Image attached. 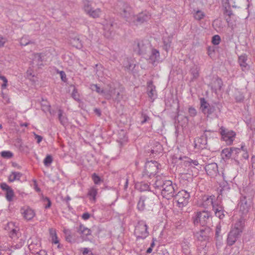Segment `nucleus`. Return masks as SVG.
I'll list each match as a JSON object with an SVG mask.
<instances>
[{
  "mask_svg": "<svg viewBox=\"0 0 255 255\" xmlns=\"http://www.w3.org/2000/svg\"><path fill=\"white\" fill-rule=\"evenodd\" d=\"M156 179L153 184L155 188L158 189L161 191V194L163 198L170 199L174 196L175 187L176 184L173 185L170 180H164L160 177L157 176Z\"/></svg>",
  "mask_w": 255,
  "mask_h": 255,
  "instance_id": "nucleus-1",
  "label": "nucleus"
},
{
  "mask_svg": "<svg viewBox=\"0 0 255 255\" xmlns=\"http://www.w3.org/2000/svg\"><path fill=\"white\" fill-rule=\"evenodd\" d=\"M212 234L209 227H205L195 233L194 236L198 242V251L200 255H206L207 254V244Z\"/></svg>",
  "mask_w": 255,
  "mask_h": 255,
  "instance_id": "nucleus-2",
  "label": "nucleus"
},
{
  "mask_svg": "<svg viewBox=\"0 0 255 255\" xmlns=\"http://www.w3.org/2000/svg\"><path fill=\"white\" fill-rule=\"evenodd\" d=\"M243 226L242 222L239 221L235 224L234 227L228 234L227 243L229 246L233 245L243 232Z\"/></svg>",
  "mask_w": 255,
  "mask_h": 255,
  "instance_id": "nucleus-3",
  "label": "nucleus"
},
{
  "mask_svg": "<svg viewBox=\"0 0 255 255\" xmlns=\"http://www.w3.org/2000/svg\"><path fill=\"white\" fill-rule=\"evenodd\" d=\"M194 225L200 224L201 226H206L211 219L210 212L206 211L197 212L192 218Z\"/></svg>",
  "mask_w": 255,
  "mask_h": 255,
  "instance_id": "nucleus-4",
  "label": "nucleus"
},
{
  "mask_svg": "<svg viewBox=\"0 0 255 255\" xmlns=\"http://www.w3.org/2000/svg\"><path fill=\"white\" fill-rule=\"evenodd\" d=\"M160 166V164L156 161H149L145 163L144 169L143 171V177H148L151 178L154 176L159 169V166Z\"/></svg>",
  "mask_w": 255,
  "mask_h": 255,
  "instance_id": "nucleus-5",
  "label": "nucleus"
},
{
  "mask_svg": "<svg viewBox=\"0 0 255 255\" xmlns=\"http://www.w3.org/2000/svg\"><path fill=\"white\" fill-rule=\"evenodd\" d=\"M200 105L202 112L208 115L214 113L217 110L220 112L222 107L219 104L210 105L204 98L200 99Z\"/></svg>",
  "mask_w": 255,
  "mask_h": 255,
  "instance_id": "nucleus-6",
  "label": "nucleus"
},
{
  "mask_svg": "<svg viewBox=\"0 0 255 255\" xmlns=\"http://www.w3.org/2000/svg\"><path fill=\"white\" fill-rule=\"evenodd\" d=\"M148 227L143 221H139L135 227V230L134 234L136 237V239H144L149 235V233L147 231Z\"/></svg>",
  "mask_w": 255,
  "mask_h": 255,
  "instance_id": "nucleus-7",
  "label": "nucleus"
},
{
  "mask_svg": "<svg viewBox=\"0 0 255 255\" xmlns=\"http://www.w3.org/2000/svg\"><path fill=\"white\" fill-rule=\"evenodd\" d=\"M190 194L185 190L179 191L173 197L177 202V206L179 208H182L187 205L190 198Z\"/></svg>",
  "mask_w": 255,
  "mask_h": 255,
  "instance_id": "nucleus-8",
  "label": "nucleus"
},
{
  "mask_svg": "<svg viewBox=\"0 0 255 255\" xmlns=\"http://www.w3.org/2000/svg\"><path fill=\"white\" fill-rule=\"evenodd\" d=\"M83 8L85 12L90 17L96 18L99 17L101 14V10L97 8L94 9L92 7L91 2L88 0H83Z\"/></svg>",
  "mask_w": 255,
  "mask_h": 255,
  "instance_id": "nucleus-9",
  "label": "nucleus"
},
{
  "mask_svg": "<svg viewBox=\"0 0 255 255\" xmlns=\"http://www.w3.org/2000/svg\"><path fill=\"white\" fill-rule=\"evenodd\" d=\"M154 196L152 194L143 195L140 197L137 208L139 211H143L146 206H150L153 204Z\"/></svg>",
  "mask_w": 255,
  "mask_h": 255,
  "instance_id": "nucleus-10",
  "label": "nucleus"
},
{
  "mask_svg": "<svg viewBox=\"0 0 255 255\" xmlns=\"http://www.w3.org/2000/svg\"><path fill=\"white\" fill-rule=\"evenodd\" d=\"M105 98L107 100L113 99L115 101L119 102L122 99L123 96L115 88L108 85V87L106 88Z\"/></svg>",
  "mask_w": 255,
  "mask_h": 255,
  "instance_id": "nucleus-11",
  "label": "nucleus"
},
{
  "mask_svg": "<svg viewBox=\"0 0 255 255\" xmlns=\"http://www.w3.org/2000/svg\"><path fill=\"white\" fill-rule=\"evenodd\" d=\"M150 18V14L146 11L139 13L137 15H133L132 17L131 23L137 25L147 21Z\"/></svg>",
  "mask_w": 255,
  "mask_h": 255,
  "instance_id": "nucleus-12",
  "label": "nucleus"
},
{
  "mask_svg": "<svg viewBox=\"0 0 255 255\" xmlns=\"http://www.w3.org/2000/svg\"><path fill=\"white\" fill-rule=\"evenodd\" d=\"M148 44H145L142 41L136 40L133 44V49L134 52L138 55L145 54L147 49L150 48Z\"/></svg>",
  "mask_w": 255,
  "mask_h": 255,
  "instance_id": "nucleus-13",
  "label": "nucleus"
},
{
  "mask_svg": "<svg viewBox=\"0 0 255 255\" xmlns=\"http://www.w3.org/2000/svg\"><path fill=\"white\" fill-rule=\"evenodd\" d=\"M220 129L222 138L226 143L228 144L232 143L236 135L235 132L233 130H228L223 127Z\"/></svg>",
  "mask_w": 255,
  "mask_h": 255,
  "instance_id": "nucleus-14",
  "label": "nucleus"
},
{
  "mask_svg": "<svg viewBox=\"0 0 255 255\" xmlns=\"http://www.w3.org/2000/svg\"><path fill=\"white\" fill-rule=\"evenodd\" d=\"M103 25L105 36L110 37L114 31L116 24L112 19H109L104 21Z\"/></svg>",
  "mask_w": 255,
  "mask_h": 255,
  "instance_id": "nucleus-15",
  "label": "nucleus"
},
{
  "mask_svg": "<svg viewBox=\"0 0 255 255\" xmlns=\"http://www.w3.org/2000/svg\"><path fill=\"white\" fill-rule=\"evenodd\" d=\"M149 49H150V52L148 60L153 65H156L160 61L159 52L158 50L153 48L150 47Z\"/></svg>",
  "mask_w": 255,
  "mask_h": 255,
  "instance_id": "nucleus-16",
  "label": "nucleus"
},
{
  "mask_svg": "<svg viewBox=\"0 0 255 255\" xmlns=\"http://www.w3.org/2000/svg\"><path fill=\"white\" fill-rule=\"evenodd\" d=\"M209 132H204L200 137L196 138L195 140V148L198 149H204L206 148L207 144L208 135Z\"/></svg>",
  "mask_w": 255,
  "mask_h": 255,
  "instance_id": "nucleus-17",
  "label": "nucleus"
},
{
  "mask_svg": "<svg viewBox=\"0 0 255 255\" xmlns=\"http://www.w3.org/2000/svg\"><path fill=\"white\" fill-rule=\"evenodd\" d=\"M146 93L149 98L153 102L157 96L155 86L153 84L152 81H149L147 83Z\"/></svg>",
  "mask_w": 255,
  "mask_h": 255,
  "instance_id": "nucleus-18",
  "label": "nucleus"
},
{
  "mask_svg": "<svg viewBox=\"0 0 255 255\" xmlns=\"http://www.w3.org/2000/svg\"><path fill=\"white\" fill-rule=\"evenodd\" d=\"M207 174L211 177H214L218 174V167L215 162L208 164L205 167Z\"/></svg>",
  "mask_w": 255,
  "mask_h": 255,
  "instance_id": "nucleus-19",
  "label": "nucleus"
},
{
  "mask_svg": "<svg viewBox=\"0 0 255 255\" xmlns=\"http://www.w3.org/2000/svg\"><path fill=\"white\" fill-rule=\"evenodd\" d=\"M240 151L239 148H227L224 149L221 153L223 159H228L230 158L234 154H237Z\"/></svg>",
  "mask_w": 255,
  "mask_h": 255,
  "instance_id": "nucleus-20",
  "label": "nucleus"
},
{
  "mask_svg": "<svg viewBox=\"0 0 255 255\" xmlns=\"http://www.w3.org/2000/svg\"><path fill=\"white\" fill-rule=\"evenodd\" d=\"M122 11L121 14L124 16L127 21L130 23L132 17L133 15L132 9L127 3H123Z\"/></svg>",
  "mask_w": 255,
  "mask_h": 255,
  "instance_id": "nucleus-21",
  "label": "nucleus"
},
{
  "mask_svg": "<svg viewBox=\"0 0 255 255\" xmlns=\"http://www.w3.org/2000/svg\"><path fill=\"white\" fill-rule=\"evenodd\" d=\"M0 186L2 190L6 192L5 198L6 200L9 202L12 201L14 195L12 189L5 183H1Z\"/></svg>",
  "mask_w": 255,
  "mask_h": 255,
  "instance_id": "nucleus-22",
  "label": "nucleus"
},
{
  "mask_svg": "<svg viewBox=\"0 0 255 255\" xmlns=\"http://www.w3.org/2000/svg\"><path fill=\"white\" fill-rule=\"evenodd\" d=\"M240 211L243 214H247L250 207V204L248 203L246 197H242L240 199V201L238 204Z\"/></svg>",
  "mask_w": 255,
  "mask_h": 255,
  "instance_id": "nucleus-23",
  "label": "nucleus"
},
{
  "mask_svg": "<svg viewBox=\"0 0 255 255\" xmlns=\"http://www.w3.org/2000/svg\"><path fill=\"white\" fill-rule=\"evenodd\" d=\"M20 212L23 215L24 218L27 220H31L35 216L34 210L29 207H23L21 208Z\"/></svg>",
  "mask_w": 255,
  "mask_h": 255,
  "instance_id": "nucleus-24",
  "label": "nucleus"
},
{
  "mask_svg": "<svg viewBox=\"0 0 255 255\" xmlns=\"http://www.w3.org/2000/svg\"><path fill=\"white\" fill-rule=\"evenodd\" d=\"M247 56L246 54L240 56L238 58V62L242 70L244 72H247L250 69V66L247 63Z\"/></svg>",
  "mask_w": 255,
  "mask_h": 255,
  "instance_id": "nucleus-25",
  "label": "nucleus"
},
{
  "mask_svg": "<svg viewBox=\"0 0 255 255\" xmlns=\"http://www.w3.org/2000/svg\"><path fill=\"white\" fill-rule=\"evenodd\" d=\"M213 210L214 211L215 216L219 218L220 220L223 219L225 217V211L222 206L213 205Z\"/></svg>",
  "mask_w": 255,
  "mask_h": 255,
  "instance_id": "nucleus-26",
  "label": "nucleus"
},
{
  "mask_svg": "<svg viewBox=\"0 0 255 255\" xmlns=\"http://www.w3.org/2000/svg\"><path fill=\"white\" fill-rule=\"evenodd\" d=\"M58 118L60 123V124L66 127L68 125V120L63 110L61 109H58Z\"/></svg>",
  "mask_w": 255,
  "mask_h": 255,
  "instance_id": "nucleus-27",
  "label": "nucleus"
},
{
  "mask_svg": "<svg viewBox=\"0 0 255 255\" xmlns=\"http://www.w3.org/2000/svg\"><path fill=\"white\" fill-rule=\"evenodd\" d=\"M215 199L214 196H205L203 198V202H202V205L203 206L207 208L209 206H212L213 208V205H215L214 204L213 200Z\"/></svg>",
  "mask_w": 255,
  "mask_h": 255,
  "instance_id": "nucleus-28",
  "label": "nucleus"
},
{
  "mask_svg": "<svg viewBox=\"0 0 255 255\" xmlns=\"http://www.w3.org/2000/svg\"><path fill=\"white\" fill-rule=\"evenodd\" d=\"M77 232L81 235L83 238L87 237L91 234V230L83 225H80Z\"/></svg>",
  "mask_w": 255,
  "mask_h": 255,
  "instance_id": "nucleus-29",
  "label": "nucleus"
},
{
  "mask_svg": "<svg viewBox=\"0 0 255 255\" xmlns=\"http://www.w3.org/2000/svg\"><path fill=\"white\" fill-rule=\"evenodd\" d=\"M172 37L168 36L167 37H164L163 40V49L166 52H168L171 47L172 43Z\"/></svg>",
  "mask_w": 255,
  "mask_h": 255,
  "instance_id": "nucleus-30",
  "label": "nucleus"
},
{
  "mask_svg": "<svg viewBox=\"0 0 255 255\" xmlns=\"http://www.w3.org/2000/svg\"><path fill=\"white\" fill-rule=\"evenodd\" d=\"M90 88L92 91H95L98 94L103 96L105 98L106 88L102 89L97 84H91Z\"/></svg>",
  "mask_w": 255,
  "mask_h": 255,
  "instance_id": "nucleus-31",
  "label": "nucleus"
},
{
  "mask_svg": "<svg viewBox=\"0 0 255 255\" xmlns=\"http://www.w3.org/2000/svg\"><path fill=\"white\" fill-rule=\"evenodd\" d=\"M153 146L151 148L150 151L152 153H160L162 150V145L158 141H153Z\"/></svg>",
  "mask_w": 255,
  "mask_h": 255,
  "instance_id": "nucleus-32",
  "label": "nucleus"
},
{
  "mask_svg": "<svg viewBox=\"0 0 255 255\" xmlns=\"http://www.w3.org/2000/svg\"><path fill=\"white\" fill-rule=\"evenodd\" d=\"M22 174L20 172L13 171L8 177L9 181L12 182L15 180H19Z\"/></svg>",
  "mask_w": 255,
  "mask_h": 255,
  "instance_id": "nucleus-33",
  "label": "nucleus"
},
{
  "mask_svg": "<svg viewBox=\"0 0 255 255\" xmlns=\"http://www.w3.org/2000/svg\"><path fill=\"white\" fill-rule=\"evenodd\" d=\"M98 193V189L95 186L91 187L88 191V196L90 197V199L93 201H96V196Z\"/></svg>",
  "mask_w": 255,
  "mask_h": 255,
  "instance_id": "nucleus-34",
  "label": "nucleus"
},
{
  "mask_svg": "<svg viewBox=\"0 0 255 255\" xmlns=\"http://www.w3.org/2000/svg\"><path fill=\"white\" fill-rule=\"evenodd\" d=\"M124 65L126 70L128 71H133V69L135 68L136 64L133 63V62H132L131 60L127 59V62L125 63H124Z\"/></svg>",
  "mask_w": 255,
  "mask_h": 255,
  "instance_id": "nucleus-35",
  "label": "nucleus"
},
{
  "mask_svg": "<svg viewBox=\"0 0 255 255\" xmlns=\"http://www.w3.org/2000/svg\"><path fill=\"white\" fill-rule=\"evenodd\" d=\"M199 68L196 66H195L191 68L190 73L193 76L192 80L194 79H196L198 78L199 76Z\"/></svg>",
  "mask_w": 255,
  "mask_h": 255,
  "instance_id": "nucleus-36",
  "label": "nucleus"
},
{
  "mask_svg": "<svg viewBox=\"0 0 255 255\" xmlns=\"http://www.w3.org/2000/svg\"><path fill=\"white\" fill-rule=\"evenodd\" d=\"M182 248L184 254L186 255L190 254L189 243L187 240H184L182 243Z\"/></svg>",
  "mask_w": 255,
  "mask_h": 255,
  "instance_id": "nucleus-37",
  "label": "nucleus"
},
{
  "mask_svg": "<svg viewBox=\"0 0 255 255\" xmlns=\"http://www.w3.org/2000/svg\"><path fill=\"white\" fill-rule=\"evenodd\" d=\"M136 188L140 191H144L148 190L149 186L148 183L141 182L136 185Z\"/></svg>",
  "mask_w": 255,
  "mask_h": 255,
  "instance_id": "nucleus-38",
  "label": "nucleus"
},
{
  "mask_svg": "<svg viewBox=\"0 0 255 255\" xmlns=\"http://www.w3.org/2000/svg\"><path fill=\"white\" fill-rule=\"evenodd\" d=\"M50 235L51 237L52 242L53 244H57L59 243V241L58 240V238L56 233V231L55 230L52 229H49Z\"/></svg>",
  "mask_w": 255,
  "mask_h": 255,
  "instance_id": "nucleus-39",
  "label": "nucleus"
},
{
  "mask_svg": "<svg viewBox=\"0 0 255 255\" xmlns=\"http://www.w3.org/2000/svg\"><path fill=\"white\" fill-rule=\"evenodd\" d=\"M31 43H34V42L29 39L28 36H24L20 40V44L22 46H26Z\"/></svg>",
  "mask_w": 255,
  "mask_h": 255,
  "instance_id": "nucleus-40",
  "label": "nucleus"
},
{
  "mask_svg": "<svg viewBox=\"0 0 255 255\" xmlns=\"http://www.w3.org/2000/svg\"><path fill=\"white\" fill-rule=\"evenodd\" d=\"M50 107L51 106L47 101L42 100V103H41V109L44 112L46 113L48 111H49Z\"/></svg>",
  "mask_w": 255,
  "mask_h": 255,
  "instance_id": "nucleus-41",
  "label": "nucleus"
},
{
  "mask_svg": "<svg viewBox=\"0 0 255 255\" xmlns=\"http://www.w3.org/2000/svg\"><path fill=\"white\" fill-rule=\"evenodd\" d=\"M221 231V227L220 224L218 225L216 228L215 239L216 241H220L222 240V237L220 235Z\"/></svg>",
  "mask_w": 255,
  "mask_h": 255,
  "instance_id": "nucleus-42",
  "label": "nucleus"
},
{
  "mask_svg": "<svg viewBox=\"0 0 255 255\" xmlns=\"http://www.w3.org/2000/svg\"><path fill=\"white\" fill-rule=\"evenodd\" d=\"M71 43L74 46H75L77 48H80L82 47L81 41L79 38L75 37L73 38L71 41Z\"/></svg>",
  "mask_w": 255,
  "mask_h": 255,
  "instance_id": "nucleus-43",
  "label": "nucleus"
},
{
  "mask_svg": "<svg viewBox=\"0 0 255 255\" xmlns=\"http://www.w3.org/2000/svg\"><path fill=\"white\" fill-rule=\"evenodd\" d=\"M92 178L94 183L96 185H99L103 181L100 176H99L96 173H94L92 175Z\"/></svg>",
  "mask_w": 255,
  "mask_h": 255,
  "instance_id": "nucleus-44",
  "label": "nucleus"
},
{
  "mask_svg": "<svg viewBox=\"0 0 255 255\" xmlns=\"http://www.w3.org/2000/svg\"><path fill=\"white\" fill-rule=\"evenodd\" d=\"M0 155L4 158L10 159L13 156V154L10 151H2L0 152Z\"/></svg>",
  "mask_w": 255,
  "mask_h": 255,
  "instance_id": "nucleus-45",
  "label": "nucleus"
},
{
  "mask_svg": "<svg viewBox=\"0 0 255 255\" xmlns=\"http://www.w3.org/2000/svg\"><path fill=\"white\" fill-rule=\"evenodd\" d=\"M224 14L225 15H228L229 18L226 19V21L228 23L230 22L231 17L233 15V13L232 10L230 8H227V7H225V9L224 10Z\"/></svg>",
  "mask_w": 255,
  "mask_h": 255,
  "instance_id": "nucleus-46",
  "label": "nucleus"
},
{
  "mask_svg": "<svg viewBox=\"0 0 255 255\" xmlns=\"http://www.w3.org/2000/svg\"><path fill=\"white\" fill-rule=\"evenodd\" d=\"M205 13L200 10H198L194 14V17L196 19L200 20L203 19L205 16Z\"/></svg>",
  "mask_w": 255,
  "mask_h": 255,
  "instance_id": "nucleus-47",
  "label": "nucleus"
},
{
  "mask_svg": "<svg viewBox=\"0 0 255 255\" xmlns=\"http://www.w3.org/2000/svg\"><path fill=\"white\" fill-rule=\"evenodd\" d=\"M53 161L51 155H47L43 160V163L46 166H49Z\"/></svg>",
  "mask_w": 255,
  "mask_h": 255,
  "instance_id": "nucleus-48",
  "label": "nucleus"
},
{
  "mask_svg": "<svg viewBox=\"0 0 255 255\" xmlns=\"http://www.w3.org/2000/svg\"><path fill=\"white\" fill-rule=\"evenodd\" d=\"M221 42L220 36L218 35H215L212 37V42L214 45H218Z\"/></svg>",
  "mask_w": 255,
  "mask_h": 255,
  "instance_id": "nucleus-49",
  "label": "nucleus"
},
{
  "mask_svg": "<svg viewBox=\"0 0 255 255\" xmlns=\"http://www.w3.org/2000/svg\"><path fill=\"white\" fill-rule=\"evenodd\" d=\"M235 99L237 102H242L244 99V96L243 94L240 92H238L235 94Z\"/></svg>",
  "mask_w": 255,
  "mask_h": 255,
  "instance_id": "nucleus-50",
  "label": "nucleus"
},
{
  "mask_svg": "<svg viewBox=\"0 0 255 255\" xmlns=\"http://www.w3.org/2000/svg\"><path fill=\"white\" fill-rule=\"evenodd\" d=\"M72 97L73 99H74L76 101L79 100V95L78 93L77 89L74 87L72 93Z\"/></svg>",
  "mask_w": 255,
  "mask_h": 255,
  "instance_id": "nucleus-51",
  "label": "nucleus"
},
{
  "mask_svg": "<svg viewBox=\"0 0 255 255\" xmlns=\"http://www.w3.org/2000/svg\"><path fill=\"white\" fill-rule=\"evenodd\" d=\"M188 113L190 116L193 117L197 115V111L194 108L190 107L188 108Z\"/></svg>",
  "mask_w": 255,
  "mask_h": 255,
  "instance_id": "nucleus-52",
  "label": "nucleus"
},
{
  "mask_svg": "<svg viewBox=\"0 0 255 255\" xmlns=\"http://www.w3.org/2000/svg\"><path fill=\"white\" fill-rule=\"evenodd\" d=\"M43 203L45 209H48L51 207V202L49 198L46 197L43 199Z\"/></svg>",
  "mask_w": 255,
  "mask_h": 255,
  "instance_id": "nucleus-53",
  "label": "nucleus"
},
{
  "mask_svg": "<svg viewBox=\"0 0 255 255\" xmlns=\"http://www.w3.org/2000/svg\"><path fill=\"white\" fill-rule=\"evenodd\" d=\"M141 118L143 119L141 122V124L142 125H143L144 123H145L146 122H148L150 119L149 117L144 113H142Z\"/></svg>",
  "mask_w": 255,
  "mask_h": 255,
  "instance_id": "nucleus-54",
  "label": "nucleus"
},
{
  "mask_svg": "<svg viewBox=\"0 0 255 255\" xmlns=\"http://www.w3.org/2000/svg\"><path fill=\"white\" fill-rule=\"evenodd\" d=\"M71 197L69 196H67L64 199H63V201L65 202L69 210H71L72 209V207L70 206V205L69 204V201L71 200Z\"/></svg>",
  "mask_w": 255,
  "mask_h": 255,
  "instance_id": "nucleus-55",
  "label": "nucleus"
},
{
  "mask_svg": "<svg viewBox=\"0 0 255 255\" xmlns=\"http://www.w3.org/2000/svg\"><path fill=\"white\" fill-rule=\"evenodd\" d=\"M7 41V39L5 37L0 35V48L3 47Z\"/></svg>",
  "mask_w": 255,
  "mask_h": 255,
  "instance_id": "nucleus-56",
  "label": "nucleus"
},
{
  "mask_svg": "<svg viewBox=\"0 0 255 255\" xmlns=\"http://www.w3.org/2000/svg\"><path fill=\"white\" fill-rule=\"evenodd\" d=\"M223 2V7L224 8V10L225 9V7H227V8H230L231 6L229 1V0H222Z\"/></svg>",
  "mask_w": 255,
  "mask_h": 255,
  "instance_id": "nucleus-57",
  "label": "nucleus"
},
{
  "mask_svg": "<svg viewBox=\"0 0 255 255\" xmlns=\"http://www.w3.org/2000/svg\"><path fill=\"white\" fill-rule=\"evenodd\" d=\"M215 83L217 84V86L215 87L216 89H221L222 87V80L220 78H217L215 81Z\"/></svg>",
  "mask_w": 255,
  "mask_h": 255,
  "instance_id": "nucleus-58",
  "label": "nucleus"
},
{
  "mask_svg": "<svg viewBox=\"0 0 255 255\" xmlns=\"http://www.w3.org/2000/svg\"><path fill=\"white\" fill-rule=\"evenodd\" d=\"M60 75L61 79L62 81L66 82L67 81V79L66 78V75L64 71H61L60 72Z\"/></svg>",
  "mask_w": 255,
  "mask_h": 255,
  "instance_id": "nucleus-59",
  "label": "nucleus"
},
{
  "mask_svg": "<svg viewBox=\"0 0 255 255\" xmlns=\"http://www.w3.org/2000/svg\"><path fill=\"white\" fill-rule=\"evenodd\" d=\"M187 162L190 164H193L194 165L196 166L199 164L198 161L197 160H193L190 158L187 160Z\"/></svg>",
  "mask_w": 255,
  "mask_h": 255,
  "instance_id": "nucleus-60",
  "label": "nucleus"
},
{
  "mask_svg": "<svg viewBox=\"0 0 255 255\" xmlns=\"http://www.w3.org/2000/svg\"><path fill=\"white\" fill-rule=\"evenodd\" d=\"M90 215L89 213L86 212V213H84L83 215H82V219L84 220H87L88 219H89L90 218Z\"/></svg>",
  "mask_w": 255,
  "mask_h": 255,
  "instance_id": "nucleus-61",
  "label": "nucleus"
},
{
  "mask_svg": "<svg viewBox=\"0 0 255 255\" xmlns=\"http://www.w3.org/2000/svg\"><path fill=\"white\" fill-rule=\"evenodd\" d=\"M34 135H35V139H37V143H40L42 139V136H41L40 135L36 134L35 133L34 134Z\"/></svg>",
  "mask_w": 255,
  "mask_h": 255,
  "instance_id": "nucleus-62",
  "label": "nucleus"
},
{
  "mask_svg": "<svg viewBox=\"0 0 255 255\" xmlns=\"http://www.w3.org/2000/svg\"><path fill=\"white\" fill-rule=\"evenodd\" d=\"M252 167L255 168V156H252L251 158Z\"/></svg>",
  "mask_w": 255,
  "mask_h": 255,
  "instance_id": "nucleus-63",
  "label": "nucleus"
},
{
  "mask_svg": "<svg viewBox=\"0 0 255 255\" xmlns=\"http://www.w3.org/2000/svg\"><path fill=\"white\" fill-rule=\"evenodd\" d=\"M94 112L98 116H100L101 115V112L100 110L99 109H97V108L95 109Z\"/></svg>",
  "mask_w": 255,
  "mask_h": 255,
  "instance_id": "nucleus-64",
  "label": "nucleus"
}]
</instances>
